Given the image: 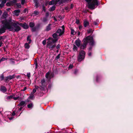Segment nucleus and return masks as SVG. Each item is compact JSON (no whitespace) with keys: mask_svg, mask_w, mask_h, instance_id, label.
I'll return each instance as SVG.
<instances>
[{"mask_svg":"<svg viewBox=\"0 0 133 133\" xmlns=\"http://www.w3.org/2000/svg\"><path fill=\"white\" fill-rule=\"evenodd\" d=\"M96 81L97 82L98 81V77H97V79H96Z\"/></svg>","mask_w":133,"mask_h":133,"instance_id":"338daca9","label":"nucleus"},{"mask_svg":"<svg viewBox=\"0 0 133 133\" xmlns=\"http://www.w3.org/2000/svg\"><path fill=\"white\" fill-rule=\"evenodd\" d=\"M58 2H56V0H52L49 2V5H52L54 4H56Z\"/></svg>","mask_w":133,"mask_h":133,"instance_id":"2eb2a0df","label":"nucleus"},{"mask_svg":"<svg viewBox=\"0 0 133 133\" xmlns=\"http://www.w3.org/2000/svg\"><path fill=\"white\" fill-rule=\"evenodd\" d=\"M17 5L18 8H20L21 7V4H20L17 3Z\"/></svg>","mask_w":133,"mask_h":133,"instance_id":"72a5a7b5","label":"nucleus"},{"mask_svg":"<svg viewBox=\"0 0 133 133\" xmlns=\"http://www.w3.org/2000/svg\"><path fill=\"white\" fill-rule=\"evenodd\" d=\"M61 28L62 30L60 29H59L56 33L52 35L54 39L51 37H49L47 40L48 41L47 42V46L51 50L53 49L56 47L55 44L53 45V44L56 42L58 39V36H61L64 33V25H63Z\"/></svg>","mask_w":133,"mask_h":133,"instance_id":"f257e3e1","label":"nucleus"},{"mask_svg":"<svg viewBox=\"0 0 133 133\" xmlns=\"http://www.w3.org/2000/svg\"><path fill=\"white\" fill-rule=\"evenodd\" d=\"M46 85L45 80V79H43L42 80L41 83L39 84V86L41 87L40 90H42L44 89Z\"/></svg>","mask_w":133,"mask_h":133,"instance_id":"423d86ee","label":"nucleus"},{"mask_svg":"<svg viewBox=\"0 0 133 133\" xmlns=\"http://www.w3.org/2000/svg\"><path fill=\"white\" fill-rule=\"evenodd\" d=\"M47 20L46 18H44L43 20V22H46Z\"/></svg>","mask_w":133,"mask_h":133,"instance_id":"4c0bfd02","label":"nucleus"},{"mask_svg":"<svg viewBox=\"0 0 133 133\" xmlns=\"http://www.w3.org/2000/svg\"><path fill=\"white\" fill-rule=\"evenodd\" d=\"M46 10L45 7L44 5L43 6V11H44V12Z\"/></svg>","mask_w":133,"mask_h":133,"instance_id":"de8ad7c7","label":"nucleus"},{"mask_svg":"<svg viewBox=\"0 0 133 133\" xmlns=\"http://www.w3.org/2000/svg\"><path fill=\"white\" fill-rule=\"evenodd\" d=\"M51 24H49L48 25L46 26L45 30L46 31H49L51 29Z\"/></svg>","mask_w":133,"mask_h":133,"instance_id":"6ab92c4d","label":"nucleus"},{"mask_svg":"<svg viewBox=\"0 0 133 133\" xmlns=\"http://www.w3.org/2000/svg\"><path fill=\"white\" fill-rule=\"evenodd\" d=\"M61 0H56V2H59L60 1H61Z\"/></svg>","mask_w":133,"mask_h":133,"instance_id":"680f3d73","label":"nucleus"},{"mask_svg":"<svg viewBox=\"0 0 133 133\" xmlns=\"http://www.w3.org/2000/svg\"><path fill=\"white\" fill-rule=\"evenodd\" d=\"M46 40L45 39L43 41L42 44L43 45H45L46 44Z\"/></svg>","mask_w":133,"mask_h":133,"instance_id":"473e14b6","label":"nucleus"},{"mask_svg":"<svg viewBox=\"0 0 133 133\" xmlns=\"http://www.w3.org/2000/svg\"><path fill=\"white\" fill-rule=\"evenodd\" d=\"M73 50L75 51H77V48L75 45H74Z\"/></svg>","mask_w":133,"mask_h":133,"instance_id":"bb28decb","label":"nucleus"},{"mask_svg":"<svg viewBox=\"0 0 133 133\" xmlns=\"http://www.w3.org/2000/svg\"><path fill=\"white\" fill-rule=\"evenodd\" d=\"M14 77L13 76H9L6 77V80H10L12 79Z\"/></svg>","mask_w":133,"mask_h":133,"instance_id":"b1692460","label":"nucleus"},{"mask_svg":"<svg viewBox=\"0 0 133 133\" xmlns=\"http://www.w3.org/2000/svg\"><path fill=\"white\" fill-rule=\"evenodd\" d=\"M60 54H59L56 57L55 59L57 60H58V59L59 58H60Z\"/></svg>","mask_w":133,"mask_h":133,"instance_id":"2f4dec72","label":"nucleus"},{"mask_svg":"<svg viewBox=\"0 0 133 133\" xmlns=\"http://www.w3.org/2000/svg\"><path fill=\"white\" fill-rule=\"evenodd\" d=\"M3 43L2 41H0V47L1 46Z\"/></svg>","mask_w":133,"mask_h":133,"instance_id":"864d4df0","label":"nucleus"},{"mask_svg":"<svg viewBox=\"0 0 133 133\" xmlns=\"http://www.w3.org/2000/svg\"><path fill=\"white\" fill-rule=\"evenodd\" d=\"M36 29L35 28L32 27L31 29V30L32 32H34L36 30Z\"/></svg>","mask_w":133,"mask_h":133,"instance_id":"c9c22d12","label":"nucleus"},{"mask_svg":"<svg viewBox=\"0 0 133 133\" xmlns=\"http://www.w3.org/2000/svg\"><path fill=\"white\" fill-rule=\"evenodd\" d=\"M81 43V41L79 39H77L75 42V44L78 47H79Z\"/></svg>","mask_w":133,"mask_h":133,"instance_id":"9d476101","label":"nucleus"},{"mask_svg":"<svg viewBox=\"0 0 133 133\" xmlns=\"http://www.w3.org/2000/svg\"><path fill=\"white\" fill-rule=\"evenodd\" d=\"M26 89V87H25L22 90L23 91H25Z\"/></svg>","mask_w":133,"mask_h":133,"instance_id":"13d9d810","label":"nucleus"},{"mask_svg":"<svg viewBox=\"0 0 133 133\" xmlns=\"http://www.w3.org/2000/svg\"><path fill=\"white\" fill-rule=\"evenodd\" d=\"M78 72V70L77 69H76L74 72V74H76Z\"/></svg>","mask_w":133,"mask_h":133,"instance_id":"58836bf2","label":"nucleus"},{"mask_svg":"<svg viewBox=\"0 0 133 133\" xmlns=\"http://www.w3.org/2000/svg\"><path fill=\"white\" fill-rule=\"evenodd\" d=\"M27 76L28 77H30V73L27 74Z\"/></svg>","mask_w":133,"mask_h":133,"instance_id":"052dcab7","label":"nucleus"},{"mask_svg":"<svg viewBox=\"0 0 133 133\" xmlns=\"http://www.w3.org/2000/svg\"><path fill=\"white\" fill-rule=\"evenodd\" d=\"M4 76L3 75H2L0 77V78L1 80H3L4 79Z\"/></svg>","mask_w":133,"mask_h":133,"instance_id":"a18cd8bd","label":"nucleus"},{"mask_svg":"<svg viewBox=\"0 0 133 133\" xmlns=\"http://www.w3.org/2000/svg\"><path fill=\"white\" fill-rule=\"evenodd\" d=\"M6 24L5 26L10 31L18 32L21 29L20 24L17 22L13 23L11 19L10 18L9 21H6Z\"/></svg>","mask_w":133,"mask_h":133,"instance_id":"f03ea898","label":"nucleus"},{"mask_svg":"<svg viewBox=\"0 0 133 133\" xmlns=\"http://www.w3.org/2000/svg\"><path fill=\"white\" fill-rule=\"evenodd\" d=\"M34 24L33 22H30L29 23V26L30 27L32 28L34 26Z\"/></svg>","mask_w":133,"mask_h":133,"instance_id":"cd10ccee","label":"nucleus"},{"mask_svg":"<svg viewBox=\"0 0 133 133\" xmlns=\"http://www.w3.org/2000/svg\"><path fill=\"white\" fill-rule=\"evenodd\" d=\"M35 89L36 90L37 89H38L39 88V87L37 86H35Z\"/></svg>","mask_w":133,"mask_h":133,"instance_id":"09e8293b","label":"nucleus"},{"mask_svg":"<svg viewBox=\"0 0 133 133\" xmlns=\"http://www.w3.org/2000/svg\"><path fill=\"white\" fill-rule=\"evenodd\" d=\"M6 0H3V1L1 3H3V4H4L6 3Z\"/></svg>","mask_w":133,"mask_h":133,"instance_id":"37998d69","label":"nucleus"},{"mask_svg":"<svg viewBox=\"0 0 133 133\" xmlns=\"http://www.w3.org/2000/svg\"><path fill=\"white\" fill-rule=\"evenodd\" d=\"M49 15V13L48 12H47L46 13L45 16L46 17H47Z\"/></svg>","mask_w":133,"mask_h":133,"instance_id":"3c124183","label":"nucleus"},{"mask_svg":"<svg viewBox=\"0 0 133 133\" xmlns=\"http://www.w3.org/2000/svg\"><path fill=\"white\" fill-rule=\"evenodd\" d=\"M5 60V58H4L3 57L0 60V62L1 61H4Z\"/></svg>","mask_w":133,"mask_h":133,"instance_id":"c03bdc74","label":"nucleus"},{"mask_svg":"<svg viewBox=\"0 0 133 133\" xmlns=\"http://www.w3.org/2000/svg\"><path fill=\"white\" fill-rule=\"evenodd\" d=\"M88 3V8L91 9H94L96 6L98 5L97 0H85Z\"/></svg>","mask_w":133,"mask_h":133,"instance_id":"20e7f679","label":"nucleus"},{"mask_svg":"<svg viewBox=\"0 0 133 133\" xmlns=\"http://www.w3.org/2000/svg\"><path fill=\"white\" fill-rule=\"evenodd\" d=\"M2 24H3V27L0 29V35L5 32L6 29L7 28L5 26V25L6 24V21L4 22L3 21L2 22Z\"/></svg>","mask_w":133,"mask_h":133,"instance_id":"0eeeda50","label":"nucleus"},{"mask_svg":"<svg viewBox=\"0 0 133 133\" xmlns=\"http://www.w3.org/2000/svg\"><path fill=\"white\" fill-rule=\"evenodd\" d=\"M27 10V9H25L23 11V12L24 13H25L26 12Z\"/></svg>","mask_w":133,"mask_h":133,"instance_id":"5fc2aeb1","label":"nucleus"},{"mask_svg":"<svg viewBox=\"0 0 133 133\" xmlns=\"http://www.w3.org/2000/svg\"><path fill=\"white\" fill-rule=\"evenodd\" d=\"M60 45L59 44H58L56 46V48L57 49H58L60 48Z\"/></svg>","mask_w":133,"mask_h":133,"instance_id":"8fccbe9b","label":"nucleus"},{"mask_svg":"<svg viewBox=\"0 0 133 133\" xmlns=\"http://www.w3.org/2000/svg\"><path fill=\"white\" fill-rule=\"evenodd\" d=\"M74 31L73 29L71 30V34L72 35H74Z\"/></svg>","mask_w":133,"mask_h":133,"instance_id":"e433bc0d","label":"nucleus"},{"mask_svg":"<svg viewBox=\"0 0 133 133\" xmlns=\"http://www.w3.org/2000/svg\"><path fill=\"white\" fill-rule=\"evenodd\" d=\"M46 77L49 79H50L53 77V74L51 72H48L46 73L45 75Z\"/></svg>","mask_w":133,"mask_h":133,"instance_id":"6e6552de","label":"nucleus"},{"mask_svg":"<svg viewBox=\"0 0 133 133\" xmlns=\"http://www.w3.org/2000/svg\"><path fill=\"white\" fill-rule=\"evenodd\" d=\"M4 5V4H3V3H1L0 4V7L1 8H2L3 7Z\"/></svg>","mask_w":133,"mask_h":133,"instance_id":"a19ab883","label":"nucleus"},{"mask_svg":"<svg viewBox=\"0 0 133 133\" xmlns=\"http://www.w3.org/2000/svg\"><path fill=\"white\" fill-rule=\"evenodd\" d=\"M0 90L2 92L4 93L6 91L7 89L4 86H2L0 88Z\"/></svg>","mask_w":133,"mask_h":133,"instance_id":"ddd939ff","label":"nucleus"},{"mask_svg":"<svg viewBox=\"0 0 133 133\" xmlns=\"http://www.w3.org/2000/svg\"><path fill=\"white\" fill-rule=\"evenodd\" d=\"M25 2V0H22L21 1V4L23 5L24 4Z\"/></svg>","mask_w":133,"mask_h":133,"instance_id":"49530a36","label":"nucleus"},{"mask_svg":"<svg viewBox=\"0 0 133 133\" xmlns=\"http://www.w3.org/2000/svg\"><path fill=\"white\" fill-rule=\"evenodd\" d=\"M25 105V102L24 101H21L19 104L18 105L20 106H23V107Z\"/></svg>","mask_w":133,"mask_h":133,"instance_id":"dca6fc26","label":"nucleus"},{"mask_svg":"<svg viewBox=\"0 0 133 133\" xmlns=\"http://www.w3.org/2000/svg\"><path fill=\"white\" fill-rule=\"evenodd\" d=\"M2 39H3V37L0 36V40H1Z\"/></svg>","mask_w":133,"mask_h":133,"instance_id":"e2e57ef3","label":"nucleus"},{"mask_svg":"<svg viewBox=\"0 0 133 133\" xmlns=\"http://www.w3.org/2000/svg\"><path fill=\"white\" fill-rule=\"evenodd\" d=\"M16 115V113L15 112V111H14L12 113H11V117H12L13 118V116L15 115Z\"/></svg>","mask_w":133,"mask_h":133,"instance_id":"7c9ffc66","label":"nucleus"},{"mask_svg":"<svg viewBox=\"0 0 133 133\" xmlns=\"http://www.w3.org/2000/svg\"><path fill=\"white\" fill-rule=\"evenodd\" d=\"M73 66L72 64H70L69 66V69H71L73 67Z\"/></svg>","mask_w":133,"mask_h":133,"instance_id":"f704fd0d","label":"nucleus"},{"mask_svg":"<svg viewBox=\"0 0 133 133\" xmlns=\"http://www.w3.org/2000/svg\"><path fill=\"white\" fill-rule=\"evenodd\" d=\"M54 20L55 21H57V20H56V18H55V17H54Z\"/></svg>","mask_w":133,"mask_h":133,"instance_id":"0e129e2a","label":"nucleus"},{"mask_svg":"<svg viewBox=\"0 0 133 133\" xmlns=\"http://www.w3.org/2000/svg\"><path fill=\"white\" fill-rule=\"evenodd\" d=\"M83 41V43L81 45V48L82 49H84L86 47L88 43H89L90 46L89 49L90 50H91L92 49V47L95 44L92 37L91 36H88L84 38Z\"/></svg>","mask_w":133,"mask_h":133,"instance_id":"7ed1b4c3","label":"nucleus"},{"mask_svg":"<svg viewBox=\"0 0 133 133\" xmlns=\"http://www.w3.org/2000/svg\"><path fill=\"white\" fill-rule=\"evenodd\" d=\"M39 12L37 11H34L33 14L34 15H33L34 16H36V15H39Z\"/></svg>","mask_w":133,"mask_h":133,"instance_id":"412c9836","label":"nucleus"},{"mask_svg":"<svg viewBox=\"0 0 133 133\" xmlns=\"http://www.w3.org/2000/svg\"><path fill=\"white\" fill-rule=\"evenodd\" d=\"M36 90L35 89H34L33 90V91L32 92H31V94H33L36 91Z\"/></svg>","mask_w":133,"mask_h":133,"instance_id":"ea45409f","label":"nucleus"},{"mask_svg":"<svg viewBox=\"0 0 133 133\" xmlns=\"http://www.w3.org/2000/svg\"><path fill=\"white\" fill-rule=\"evenodd\" d=\"M89 24V23L88 21H85L84 22V26L85 27Z\"/></svg>","mask_w":133,"mask_h":133,"instance_id":"a211bd4d","label":"nucleus"},{"mask_svg":"<svg viewBox=\"0 0 133 133\" xmlns=\"http://www.w3.org/2000/svg\"><path fill=\"white\" fill-rule=\"evenodd\" d=\"M8 15V14H7L6 12H4L3 13L2 15V18L5 19V20L4 21H2H2H3L4 22H5V21H8L9 20L10 18H11L10 17H9L8 19V20H7L6 19V18L7 17Z\"/></svg>","mask_w":133,"mask_h":133,"instance_id":"1a4fd4ad","label":"nucleus"},{"mask_svg":"<svg viewBox=\"0 0 133 133\" xmlns=\"http://www.w3.org/2000/svg\"><path fill=\"white\" fill-rule=\"evenodd\" d=\"M20 12V10H16L14 11V14L16 16H18L19 15V14Z\"/></svg>","mask_w":133,"mask_h":133,"instance_id":"4468645a","label":"nucleus"},{"mask_svg":"<svg viewBox=\"0 0 133 133\" xmlns=\"http://www.w3.org/2000/svg\"><path fill=\"white\" fill-rule=\"evenodd\" d=\"M94 23L95 25H97V23L96 22H94Z\"/></svg>","mask_w":133,"mask_h":133,"instance_id":"6e6d98bb","label":"nucleus"},{"mask_svg":"<svg viewBox=\"0 0 133 133\" xmlns=\"http://www.w3.org/2000/svg\"><path fill=\"white\" fill-rule=\"evenodd\" d=\"M80 34V32H78V35H79V34Z\"/></svg>","mask_w":133,"mask_h":133,"instance_id":"774afa93","label":"nucleus"},{"mask_svg":"<svg viewBox=\"0 0 133 133\" xmlns=\"http://www.w3.org/2000/svg\"><path fill=\"white\" fill-rule=\"evenodd\" d=\"M87 32L88 33H90L92 32V30L91 29H89L87 30Z\"/></svg>","mask_w":133,"mask_h":133,"instance_id":"79ce46f5","label":"nucleus"},{"mask_svg":"<svg viewBox=\"0 0 133 133\" xmlns=\"http://www.w3.org/2000/svg\"><path fill=\"white\" fill-rule=\"evenodd\" d=\"M85 52L83 50H81L79 53L78 57V61L80 62L83 59L85 56Z\"/></svg>","mask_w":133,"mask_h":133,"instance_id":"39448f33","label":"nucleus"},{"mask_svg":"<svg viewBox=\"0 0 133 133\" xmlns=\"http://www.w3.org/2000/svg\"><path fill=\"white\" fill-rule=\"evenodd\" d=\"M13 98V95L6 97V98L7 100Z\"/></svg>","mask_w":133,"mask_h":133,"instance_id":"4be33fe9","label":"nucleus"},{"mask_svg":"<svg viewBox=\"0 0 133 133\" xmlns=\"http://www.w3.org/2000/svg\"><path fill=\"white\" fill-rule=\"evenodd\" d=\"M20 25L22 26L24 29H27L29 27L28 25L25 23H24L23 24H20Z\"/></svg>","mask_w":133,"mask_h":133,"instance_id":"f8f14e48","label":"nucleus"},{"mask_svg":"<svg viewBox=\"0 0 133 133\" xmlns=\"http://www.w3.org/2000/svg\"><path fill=\"white\" fill-rule=\"evenodd\" d=\"M15 96L14 95H13V98H13L15 100H16L18 99V98H19V97L18 96L17 97H14V96Z\"/></svg>","mask_w":133,"mask_h":133,"instance_id":"c85d7f7f","label":"nucleus"},{"mask_svg":"<svg viewBox=\"0 0 133 133\" xmlns=\"http://www.w3.org/2000/svg\"><path fill=\"white\" fill-rule=\"evenodd\" d=\"M23 107H21L19 109V111H21V110L23 108Z\"/></svg>","mask_w":133,"mask_h":133,"instance_id":"4d7b16f0","label":"nucleus"},{"mask_svg":"<svg viewBox=\"0 0 133 133\" xmlns=\"http://www.w3.org/2000/svg\"><path fill=\"white\" fill-rule=\"evenodd\" d=\"M79 22V21H78V20H76V24H78V23Z\"/></svg>","mask_w":133,"mask_h":133,"instance_id":"bf43d9fd","label":"nucleus"},{"mask_svg":"<svg viewBox=\"0 0 133 133\" xmlns=\"http://www.w3.org/2000/svg\"><path fill=\"white\" fill-rule=\"evenodd\" d=\"M55 5H54L50 8V10L51 11H52L55 10Z\"/></svg>","mask_w":133,"mask_h":133,"instance_id":"393cba45","label":"nucleus"},{"mask_svg":"<svg viewBox=\"0 0 133 133\" xmlns=\"http://www.w3.org/2000/svg\"><path fill=\"white\" fill-rule=\"evenodd\" d=\"M91 52H89L88 53V55L89 56H90L91 55Z\"/></svg>","mask_w":133,"mask_h":133,"instance_id":"603ef678","label":"nucleus"},{"mask_svg":"<svg viewBox=\"0 0 133 133\" xmlns=\"http://www.w3.org/2000/svg\"><path fill=\"white\" fill-rule=\"evenodd\" d=\"M5 114L7 115L8 118L10 120H12L13 117H11V112H5Z\"/></svg>","mask_w":133,"mask_h":133,"instance_id":"9b49d317","label":"nucleus"},{"mask_svg":"<svg viewBox=\"0 0 133 133\" xmlns=\"http://www.w3.org/2000/svg\"><path fill=\"white\" fill-rule=\"evenodd\" d=\"M34 97V96L33 94H31L30 95V96L29 98L31 99H32Z\"/></svg>","mask_w":133,"mask_h":133,"instance_id":"c756f323","label":"nucleus"},{"mask_svg":"<svg viewBox=\"0 0 133 133\" xmlns=\"http://www.w3.org/2000/svg\"><path fill=\"white\" fill-rule=\"evenodd\" d=\"M34 3H35V5L36 8H37L38 6V0H34Z\"/></svg>","mask_w":133,"mask_h":133,"instance_id":"f3484780","label":"nucleus"},{"mask_svg":"<svg viewBox=\"0 0 133 133\" xmlns=\"http://www.w3.org/2000/svg\"><path fill=\"white\" fill-rule=\"evenodd\" d=\"M33 107V104L32 103L28 104V107L29 109H32Z\"/></svg>","mask_w":133,"mask_h":133,"instance_id":"aec40b11","label":"nucleus"},{"mask_svg":"<svg viewBox=\"0 0 133 133\" xmlns=\"http://www.w3.org/2000/svg\"><path fill=\"white\" fill-rule=\"evenodd\" d=\"M25 48L28 49L30 47V45L26 43L25 44Z\"/></svg>","mask_w":133,"mask_h":133,"instance_id":"a878e982","label":"nucleus"},{"mask_svg":"<svg viewBox=\"0 0 133 133\" xmlns=\"http://www.w3.org/2000/svg\"><path fill=\"white\" fill-rule=\"evenodd\" d=\"M30 36H28L27 38V41H29L28 42V43L29 44H30L31 43V40L30 38Z\"/></svg>","mask_w":133,"mask_h":133,"instance_id":"5701e85b","label":"nucleus"},{"mask_svg":"<svg viewBox=\"0 0 133 133\" xmlns=\"http://www.w3.org/2000/svg\"><path fill=\"white\" fill-rule=\"evenodd\" d=\"M2 13V11L1 10H0V15Z\"/></svg>","mask_w":133,"mask_h":133,"instance_id":"69168bd1","label":"nucleus"}]
</instances>
